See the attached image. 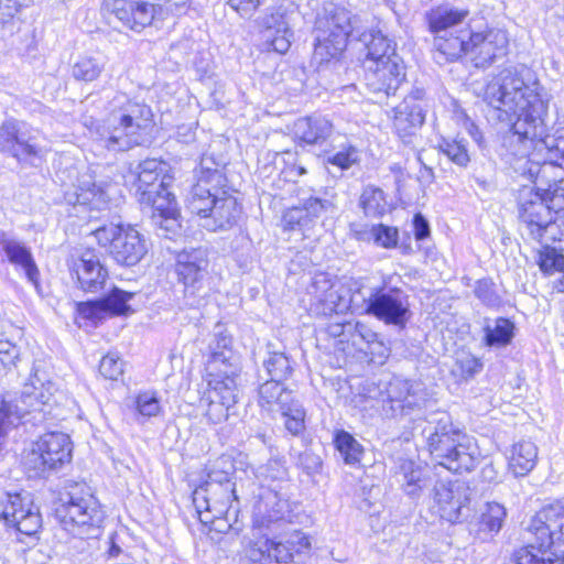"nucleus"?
<instances>
[{
	"label": "nucleus",
	"instance_id": "f257e3e1",
	"mask_svg": "<svg viewBox=\"0 0 564 564\" xmlns=\"http://www.w3.org/2000/svg\"><path fill=\"white\" fill-rule=\"evenodd\" d=\"M484 100L492 117L507 126L500 138L502 159L550 200L564 196V128L547 133L549 100L539 84L529 86L505 70L488 83Z\"/></svg>",
	"mask_w": 564,
	"mask_h": 564
},
{
	"label": "nucleus",
	"instance_id": "f03ea898",
	"mask_svg": "<svg viewBox=\"0 0 564 564\" xmlns=\"http://www.w3.org/2000/svg\"><path fill=\"white\" fill-rule=\"evenodd\" d=\"M422 434L438 465L453 473L471 471L477 466L480 453L475 440L455 426L449 414H434Z\"/></svg>",
	"mask_w": 564,
	"mask_h": 564
},
{
	"label": "nucleus",
	"instance_id": "7ed1b4c3",
	"mask_svg": "<svg viewBox=\"0 0 564 564\" xmlns=\"http://www.w3.org/2000/svg\"><path fill=\"white\" fill-rule=\"evenodd\" d=\"M55 517L65 531L85 540L100 535L105 513L87 484L68 481L55 508Z\"/></svg>",
	"mask_w": 564,
	"mask_h": 564
},
{
	"label": "nucleus",
	"instance_id": "20e7f679",
	"mask_svg": "<svg viewBox=\"0 0 564 564\" xmlns=\"http://www.w3.org/2000/svg\"><path fill=\"white\" fill-rule=\"evenodd\" d=\"M359 399L364 410H380L387 416L397 417L422 410L427 402V392L422 382L395 377L383 388L367 383Z\"/></svg>",
	"mask_w": 564,
	"mask_h": 564
},
{
	"label": "nucleus",
	"instance_id": "39448f33",
	"mask_svg": "<svg viewBox=\"0 0 564 564\" xmlns=\"http://www.w3.org/2000/svg\"><path fill=\"white\" fill-rule=\"evenodd\" d=\"M241 544L243 558L249 564H290L296 555L311 549L308 536L299 530L275 538L252 530Z\"/></svg>",
	"mask_w": 564,
	"mask_h": 564
},
{
	"label": "nucleus",
	"instance_id": "423d86ee",
	"mask_svg": "<svg viewBox=\"0 0 564 564\" xmlns=\"http://www.w3.org/2000/svg\"><path fill=\"white\" fill-rule=\"evenodd\" d=\"M187 208L200 217V226L209 231L227 230L241 217L242 207L237 198L224 187L204 191L192 188L187 197Z\"/></svg>",
	"mask_w": 564,
	"mask_h": 564
},
{
	"label": "nucleus",
	"instance_id": "0eeeda50",
	"mask_svg": "<svg viewBox=\"0 0 564 564\" xmlns=\"http://www.w3.org/2000/svg\"><path fill=\"white\" fill-rule=\"evenodd\" d=\"M0 151L23 165L37 166L47 149L36 128L10 117L0 124Z\"/></svg>",
	"mask_w": 564,
	"mask_h": 564
},
{
	"label": "nucleus",
	"instance_id": "6e6552de",
	"mask_svg": "<svg viewBox=\"0 0 564 564\" xmlns=\"http://www.w3.org/2000/svg\"><path fill=\"white\" fill-rule=\"evenodd\" d=\"M70 437L62 432H50L40 437L25 455L23 465L29 477L47 478L72 460Z\"/></svg>",
	"mask_w": 564,
	"mask_h": 564
},
{
	"label": "nucleus",
	"instance_id": "1a4fd4ad",
	"mask_svg": "<svg viewBox=\"0 0 564 564\" xmlns=\"http://www.w3.org/2000/svg\"><path fill=\"white\" fill-rule=\"evenodd\" d=\"M350 32V13L344 8H334L318 15L315 23L314 58L319 64L337 59L347 45Z\"/></svg>",
	"mask_w": 564,
	"mask_h": 564
},
{
	"label": "nucleus",
	"instance_id": "9d476101",
	"mask_svg": "<svg viewBox=\"0 0 564 564\" xmlns=\"http://www.w3.org/2000/svg\"><path fill=\"white\" fill-rule=\"evenodd\" d=\"M94 235L120 265H135L148 252L144 237L130 225L111 223L95 229Z\"/></svg>",
	"mask_w": 564,
	"mask_h": 564
},
{
	"label": "nucleus",
	"instance_id": "9b49d317",
	"mask_svg": "<svg viewBox=\"0 0 564 564\" xmlns=\"http://www.w3.org/2000/svg\"><path fill=\"white\" fill-rule=\"evenodd\" d=\"M169 163L156 159H147L140 162L134 175L135 195L141 204L151 206L159 198L174 196L171 187L174 182Z\"/></svg>",
	"mask_w": 564,
	"mask_h": 564
},
{
	"label": "nucleus",
	"instance_id": "f8f14e48",
	"mask_svg": "<svg viewBox=\"0 0 564 564\" xmlns=\"http://www.w3.org/2000/svg\"><path fill=\"white\" fill-rule=\"evenodd\" d=\"M365 302V312L387 325L404 328L412 316L409 295L399 288H375Z\"/></svg>",
	"mask_w": 564,
	"mask_h": 564
},
{
	"label": "nucleus",
	"instance_id": "ddd939ff",
	"mask_svg": "<svg viewBox=\"0 0 564 564\" xmlns=\"http://www.w3.org/2000/svg\"><path fill=\"white\" fill-rule=\"evenodd\" d=\"M0 519L25 535L35 534L42 524L39 508L28 492H1Z\"/></svg>",
	"mask_w": 564,
	"mask_h": 564
},
{
	"label": "nucleus",
	"instance_id": "4468645a",
	"mask_svg": "<svg viewBox=\"0 0 564 564\" xmlns=\"http://www.w3.org/2000/svg\"><path fill=\"white\" fill-rule=\"evenodd\" d=\"M473 490L465 481H440L434 486V499L440 517L449 522L465 521L470 516Z\"/></svg>",
	"mask_w": 564,
	"mask_h": 564
},
{
	"label": "nucleus",
	"instance_id": "2eb2a0df",
	"mask_svg": "<svg viewBox=\"0 0 564 564\" xmlns=\"http://www.w3.org/2000/svg\"><path fill=\"white\" fill-rule=\"evenodd\" d=\"M546 200L550 198L531 188L522 189L519 196L520 221L528 235L536 241H542L554 225L553 213Z\"/></svg>",
	"mask_w": 564,
	"mask_h": 564
},
{
	"label": "nucleus",
	"instance_id": "dca6fc26",
	"mask_svg": "<svg viewBox=\"0 0 564 564\" xmlns=\"http://www.w3.org/2000/svg\"><path fill=\"white\" fill-rule=\"evenodd\" d=\"M365 80L376 102L394 96L405 80V65L401 56L387 57L386 62L368 65Z\"/></svg>",
	"mask_w": 564,
	"mask_h": 564
},
{
	"label": "nucleus",
	"instance_id": "f3484780",
	"mask_svg": "<svg viewBox=\"0 0 564 564\" xmlns=\"http://www.w3.org/2000/svg\"><path fill=\"white\" fill-rule=\"evenodd\" d=\"M234 474V464L230 457H219L208 471V481L206 488L196 489L193 494V503L203 523L212 522V518L207 513L212 511L209 498L206 497L207 491H215V486L223 489L226 501H229L234 495V484L230 478Z\"/></svg>",
	"mask_w": 564,
	"mask_h": 564
},
{
	"label": "nucleus",
	"instance_id": "a211bd4d",
	"mask_svg": "<svg viewBox=\"0 0 564 564\" xmlns=\"http://www.w3.org/2000/svg\"><path fill=\"white\" fill-rule=\"evenodd\" d=\"M509 39L501 29L486 28L481 31H469L467 53L477 67H486L496 58L507 54Z\"/></svg>",
	"mask_w": 564,
	"mask_h": 564
},
{
	"label": "nucleus",
	"instance_id": "6ab92c4d",
	"mask_svg": "<svg viewBox=\"0 0 564 564\" xmlns=\"http://www.w3.org/2000/svg\"><path fill=\"white\" fill-rule=\"evenodd\" d=\"M231 337L223 330L216 332L208 345L209 356L206 369L210 378L237 379L241 366L240 358L234 351Z\"/></svg>",
	"mask_w": 564,
	"mask_h": 564
},
{
	"label": "nucleus",
	"instance_id": "aec40b11",
	"mask_svg": "<svg viewBox=\"0 0 564 564\" xmlns=\"http://www.w3.org/2000/svg\"><path fill=\"white\" fill-rule=\"evenodd\" d=\"M208 384L210 389L207 394L205 417L212 424H219L228 419L229 411L237 403V379L210 378Z\"/></svg>",
	"mask_w": 564,
	"mask_h": 564
},
{
	"label": "nucleus",
	"instance_id": "412c9836",
	"mask_svg": "<svg viewBox=\"0 0 564 564\" xmlns=\"http://www.w3.org/2000/svg\"><path fill=\"white\" fill-rule=\"evenodd\" d=\"M106 9L109 23L115 18L123 28L138 32L150 25L155 15L154 4L135 0H110Z\"/></svg>",
	"mask_w": 564,
	"mask_h": 564
},
{
	"label": "nucleus",
	"instance_id": "4be33fe9",
	"mask_svg": "<svg viewBox=\"0 0 564 564\" xmlns=\"http://www.w3.org/2000/svg\"><path fill=\"white\" fill-rule=\"evenodd\" d=\"M108 105L109 113L113 116L115 122H124L128 126H133L134 130L148 133L153 117L148 105L130 98L124 93H117Z\"/></svg>",
	"mask_w": 564,
	"mask_h": 564
},
{
	"label": "nucleus",
	"instance_id": "5701e85b",
	"mask_svg": "<svg viewBox=\"0 0 564 564\" xmlns=\"http://www.w3.org/2000/svg\"><path fill=\"white\" fill-rule=\"evenodd\" d=\"M207 251L203 248L184 250L177 254L175 271L178 281L185 286V291L194 294L198 291L207 274Z\"/></svg>",
	"mask_w": 564,
	"mask_h": 564
},
{
	"label": "nucleus",
	"instance_id": "b1692460",
	"mask_svg": "<svg viewBox=\"0 0 564 564\" xmlns=\"http://www.w3.org/2000/svg\"><path fill=\"white\" fill-rule=\"evenodd\" d=\"M97 133L104 147L113 152L128 151L133 147L141 145L147 140V134L134 130L133 126L115 122L113 116L110 113L106 123L97 129Z\"/></svg>",
	"mask_w": 564,
	"mask_h": 564
},
{
	"label": "nucleus",
	"instance_id": "393cba45",
	"mask_svg": "<svg viewBox=\"0 0 564 564\" xmlns=\"http://www.w3.org/2000/svg\"><path fill=\"white\" fill-rule=\"evenodd\" d=\"M394 476L403 492L412 498L420 497L433 484L429 467L412 459L400 458Z\"/></svg>",
	"mask_w": 564,
	"mask_h": 564
},
{
	"label": "nucleus",
	"instance_id": "a878e982",
	"mask_svg": "<svg viewBox=\"0 0 564 564\" xmlns=\"http://www.w3.org/2000/svg\"><path fill=\"white\" fill-rule=\"evenodd\" d=\"M262 25L264 28L262 39L265 42L267 48H272L281 54L286 53L293 37L286 10L283 8L275 9L263 18Z\"/></svg>",
	"mask_w": 564,
	"mask_h": 564
},
{
	"label": "nucleus",
	"instance_id": "bb28decb",
	"mask_svg": "<svg viewBox=\"0 0 564 564\" xmlns=\"http://www.w3.org/2000/svg\"><path fill=\"white\" fill-rule=\"evenodd\" d=\"M392 129L405 145H413L417 140V132L422 128L425 115L422 107H410L408 102H400L392 109Z\"/></svg>",
	"mask_w": 564,
	"mask_h": 564
},
{
	"label": "nucleus",
	"instance_id": "cd10ccee",
	"mask_svg": "<svg viewBox=\"0 0 564 564\" xmlns=\"http://www.w3.org/2000/svg\"><path fill=\"white\" fill-rule=\"evenodd\" d=\"M332 207L333 204L328 199L311 196L300 205L284 212L282 216L283 227L289 230L306 228Z\"/></svg>",
	"mask_w": 564,
	"mask_h": 564
},
{
	"label": "nucleus",
	"instance_id": "c85d7f7f",
	"mask_svg": "<svg viewBox=\"0 0 564 564\" xmlns=\"http://www.w3.org/2000/svg\"><path fill=\"white\" fill-rule=\"evenodd\" d=\"M531 529L542 539L547 538V545L564 542V505L556 502L543 507L535 514Z\"/></svg>",
	"mask_w": 564,
	"mask_h": 564
},
{
	"label": "nucleus",
	"instance_id": "c756f323",
	"mask_svg": "<svg viewBox=\"0 0 564 564\" xmlns=\"http://www.w3.org/2000/svg\"><path fill=\"white\" fill-rule=\"evenodd\" d=\"M293 131L295 138L306 144H322L332 135L334 126L327 117L314 113L299 118Z\"/></svg>",
	"mask_w": 564,
	"mask_h": 564
},
{
	"label": "nucleus",
	"instance_id": "7c9ffc66",
	"mask_svg": "<svg viewBox=\"0 0 564 564\" xmlns=\"http://www.w3.org/2000/svg\"><path fill=\"white\" fill-rule=\"evenodd\" d=\"M75 273L80 289L93 293L102 290L108 276L99 259L90 252L83 254L75 263Z\"/></svg>",
	"mask_w": 564,
	"mask_h": 564
},
{
	"label": "nucleus",
	"instance_id": "2f4dec72",
	"mask_svg": "<svg viewBox=\"0 0 564 564\" xmlns=\"http://www.w3.org/2000/svg\"><path fill=\"white\" fill-rule=\"evenodd\" d=\"M294 402L292 391L284 387V382L264 380L259 384L258 404L272 416L285 410Z\"/></svg>",
	"mask_w": 564,
	"mask_h": 564
},
{
	"label": "nucleus",
	"instance_id": "473e14b6",
	"mask_svg": "<svg viewBox=\"0 0 564 564\" xmlns=\"http://www.w3.org/2000/svg\"><path fill=\"white\" fill-rule=\"evenodd\" d=\"M69 204L85 206L90 210H101L108 205L109 196L104 187L97 185L91 176H83L73 193H67Z\"/></svg>",
	"mask_w": 564,
	"mask_h": 564
},
{
	"label": "nucleus",
	"instance_id": "72a5a7b5",
	"mask_svg": "<svg viewBox=\"0 0 564 564\" xmlns=\"http://www.w3.org/2000/svg\"><path fill=\"white\" fill-rule=\"evenodd\" d=\"M538 447L531 441L521 440L513 444L508 457L509 470L516 477L528 475L535 466Z\"/></svg>",
	"mask_w": 564,
	"mask_h": 564
},
{
	"label": "nucleus",
	"instance_id": "f704fd0d",
	"mask_svg": "<svg viewBox=\"0 0 564 564\" xmlns=\"http://www.w3.org/2000/svg\"><path fill=\"white\" fill-rule=\"evenodd\" d=\"M258 511L262 516V523L268 527L279 521L291 522L290 503L275 491H267L260 496Z\"/></svg>",
	"mask_w": 564,
	"mask_h": 564
},
{
	"label": "nucleus",
	"instance_id": "c9c22d12",
	"mask_svg": "<svg viewBox=\"0 0 564 564\" xmlns=\"http://www.w3.org/2000/svg\"><path fill=\"white\" fill-rule=\"evenodd\" d=\"M467 9H458L448 4L438 6L427 13V21L433 33H448L468 15Z\"/></svg>",
	"mask_w": 564,
	"mask_h": 564
},
{
	"label": "nucleus",
	"instance_id": "e433bc0d",
	"mask_svg": "<svg viewBox=\"0 0 564 564\" xmlns=\"http://www.w3.org/2000/svg\"><path fill=\"white\" fill-rule=\"evenodd\" d=\"M10 263L19 265L24 270L28 280L39 286L40 271L33 259L31 250L21 241L13 239L6 245L3 250Z\"/></svg>",
	"mask_w": 564,
	"mask_h": 564
},
{
	"label": "nucleus",
	"instance_id": "4c0bfd02",
	"mask_svg": "<svg viewBox=\"0 0 564 564\" xmlns=\"http://www.w3.org/2000/svg\"><path fill=\"white\" fill-rule=\"evenodd\" d=\"M468 33L469 31H462L459 35H453L451 33H438L434 39L435 56L434 58L440 63L441 57L445 61H454L467 53L468 45Z\"/></svg>",
	"mask_w": 564,
	"mask_h": 564
},
{
	"label": "nucleus",
	"instance_id": "58836bf2",
	"mask_svg": "<svg viewBox=\"0 0 564 564\" xmlns=\"http://www.w3.org/2000/svg\"><path fill=\"white\" fill-rule=\"evenodd\" d=\"M150 207L153 209L152 221L155 226L165 230L166 232L175 234L177 231L180 228V210L175 195L171 197L164 196V198H159L156 203Z\"/></svg>",
	"mask_w": 564,
	"mask_h": 564
},
{
	"label": "nucleus",
	"instance_id": "ea45409f",
	"mask_svg": "<svg viewBox=\"0 0 564 564\" xmlns=\"http://www.w3.org/2000/svg\"><path fill=\"white\" fill-rule=\"evenodd\" d=\"M226 177L220 169V164L215 162L213 156L203 155L199 163L197 182L192 188L202 187L204 191H217L218 187H225Z\"/></svg>",
	"mask_w": 564,
	"mask_h": 564
},
{
	"label": "nucleus",
	"instance_id": "a19ab883",
	"mask_svg": "<svg viewBox=\"0 0 564 564\" xmlns=\"http://www.w3.org/2000/svg\"><path fill=\"white\" fill-rule=\"evenodd\" d=\"M106 61L100 55H82L72 65L74 79L91 83L98 79L105 70Z\"/></svg>",
	"mask_w": 564,
	"mask_h": 564
},
{
	"label": "nucleus",
	"instance_id": "79ce46f5",
	"mask_svg": "<svg viewBox=\"0 0 564 564\" xmlns=\"http://www.w3.org/2000/svg\"><path fill=\"white\" fill-rule=\"evenodd\" d=\"M359 205L364 214L371 218H381L391 209L384 192L372 185H368L364 188Z\"/></svg>",
	"mask_w": 564,
	"mask_h": 564
},
{
	"label": "nucleus",
	"instance_id": "37998d69",
	"mask_svg": "<svg viewBox=\"0 0 564 564\" xmlns=\"http://www.w3.org/2000/svg\"><path fill=\"white\" fill-rule=\"evenodd\" d=\"M263 368L265 377L259 372V380H271L282 383L293 373L292 362L284 352H270L268 358L263 360Z\"/></svg>",
	"mask_w": 564,
	"mask_h": 564
},
{
	"label": "nucleus",
	"instance_id": "c03bdc74",
	"mask_svg": "<svg viewBox=\"0 0 564 564\" xmlns=\"http://www.w3.org/2000/svg\"><path fill=\"white\" fill-rule=\"evenodd\" d=\"M334 445L345 464L351 466L360 464L364 447L350 433L344 430L336 432Z\"/></svg>",
	"mask_w": 564,
	"mask_h": 564
},
{
	"label": "nucleus",
	"instance_id": "a18cd8bd",
	"mask_svg": "<svg viewBox=\"0 0 564 564\" xmlns=\"http://www.w3.org/2000/svg\"><path fill=\"white\" fill-rule=\"evenodd\" d=\"M400 56L395 52V45L392 40L388 39L380 32L372 34L367 43V62L375 65L381 61L386 62L387 57Z\"/></svg>",
	"mask_w": 564,
	"mask_h": 564
},
{
	"label": "nucleus",
	"instance_id": "49530a36",
	"mask_svg": "<svg viewBox=\"0 0 564 564\" xmlns=\"http://www.w3.org/2000/svg\"><path fill=\"white\" fill-rule=\"evenodd\" d=\"M377 339V333L366 324L361 322H348L346 339H344V341L351 345L352 348L362 351L369 345L375 344Z\"/></svg>",
	"mask_w": 564,
	"mask_h": 564
},
{
	"label": "nucleus",
	"instance_id": "de8ad7c7",
	"mask_svg": "<svg viewBox=\"0 0 564 564\" xmlns=\"http://www.w3.org/2000/svg\"><path fill=\"white\" fill-rule=\"evenodd\" d=\"M506 508L498 502H487L479 519V530L488 533H498L506 519Z\"/></svg>",
	"mask_w": 564,
	"mask_h": 564
},
{
	"label": "nucleus",
	"instance_id": "09e8293b",
	"mask_svg": "<svg viewBox=\"0 0 564 564\" xmlns=\"http://www.w3.org/2000/svg\"><path fill=\"white\" fill-rule=\"evenodd\" d=\"M514 325L509 319L500 317L495 325H487L485 328V341L488 346L502 347L513 338Z\"/></svg>",
	"mask_w": 564,
	"mask_h": 564
},
{
	"label": "nucleus",
	"instance_id": "8fccbe9b",
	"mask_svg": "<svg viewBox=\"0 0 564 564\" xmlns=\"http://www.w3.org/2000/svg\"><path fill=\"white\" fill-rule=\"evenodd\" d=\"M133 295L131 292L113 288L107 295L100 299L101 310L112 315H124L131 312L128 302Z\"/></svg>",
	"mask_w": 564,
	"mask_h": 564
},
{
	"label": "nucleus",
	"instance_id": "3c124183",
	"mask_svg": "<svg viewBox=\"0 0 564 564\" xmlns=\"http://www.w3.org/2000/svg\"><path fill=\"white\" fill-rule=\"evenodd\" d=\"M365 235H367V239L372 240L378 247L392 249L398 246L399 230L397 227L379 224L372 226ZM360 238L366 239V237Z\"/></svg>",
	"mask_w": 564,
	"mask_h": 564
},
{
	"label": "nucleus",
	"instance_id": "603ef678",
	"mask_svg": "<svg viewBox=\"0 0 564 564\" xmlns=\"http://www.w3.org/2000/svg\"><path fill=\"white\" fill-rule=\"evenodd\" d=\"M279 414L284 417V426L292 435L299 436L303 433L305 430V410L300 402L295 401Z\"/></svg>",
	"mask_w": 564,
	"mask_h": 564
},
{
	"label": "nucleus",
	"instance_id": "864d4df0",
	"mask_svg": "<svg viewBox=\"0 0 564 564\" xmlns=\"http://www.w3.org/2000/svg\"><path fill=\"white\" fill-rule=\"evenodd\" d=\"M442 153H444L453 163L460 167H466L470 161V156L463 140H442L438 145Z\"/></svg>",
	"mask_w": 564,
	"mask_h": 564
},
{
	"label": "nucleus",
	"instance_id": "5fc2aeb1",
	"mask_svg": "<svg viewBox=\"0 0 564 564\" xmlns=\"http://www.w3.org/2000/svg\"><path fill=\"white\" fill-rule=\"evenodd\" d=\"M359 160V153L355 145L350 143L341 144V149L328 155L327 162L336 165L341 170H347L356 164Z\"/></svg>",
	"mask_w": 564,
	"mask_h": 564
},
{
	"label": "nucleus",
	"instance_id": "6e6d98bb",
	"mask_svg": "<svg viewBox=\"0 0 564 564\" xmlns=\"http://www.w3.org/2000/svg\"><path fill=\"white\" fill-rule=\"evenodd\" d=\"M99 372L106 379L118 380L123 373V361L117 354L109 352L101 358Z\"/></svg>",
	"mask_w": 564,
	"mask_h": 564
},
{
	"label": "nucleus",
	"instance_id": "4d7b16f0",
	"mask_svg": "<svg viewBox=\"0 0 564 564\" xmlns=\"http://www.w3.org/2000/svg\"><path fill=\"white\" fill-rule=\"evenodd\" d=\"M135 405L138 412L143 416H155L160 413V400L154 392L145 391L137 397Z\"/></svg>",
	"mask_w": 564,
	"mask_h": 564
},
{
	"label": "nucleus",
	"instance_id": "13d9d810",
	"mask_svg": "<svg viewBox=\"0 0 564 564\" xmlns=\"http://www.w3.org/2000/svg\"><path fill=\"white\" fill-rule=\"evenodd\" d=\"M475 295L486 305H498L500 299L495 291V285L490 280H479L475 286Z\"/></svg>",
	"mask_w": 564,
	"mask_h": 564
},
{
	"label": "nucleus",
	"instance_id": "bf43d9fd",
	"mask_svg": "<svg viewBox=\"0 0 564 564\" xmlns=\"http://www.w3.org/2000/svg\"><path fill=\"white\" fill-rule=\"evenodd\" d=\"M260 475L270 480H283L288 477V468L281 459H270L260 468Z\"/></svg>",
	"mask_w": 564,
	"mask_h": 564
},
{
	"label": "nucleus",
	"instance_id": "052dcab7",
	"mask_svg": "<svg viewBox=\"0 0 564 564\" xmlns=\"http://www.w3.org/2000/svg\"><path fill=\"white\" fill-rule=\"evenodd\" d=\"M456 367V371H458L459 376L464 379H468L481 370L482 364L474 356L465 355L457 358Z\"/></svg>",
	"mask_w": 564,
	"mask_h": 564
},
{
	"label": "nucleus",
	"instance_id": "680f3d73",
	"mask_svg": "<svg viewBox=\"0 0 564 564\" xmlns=\"http://www.w3.org/2000/svg\"><path fill=\"white\" fill-rule=\"evenodd\" d=\"M20 355L19 347L6 339H0V366H14Z\"/></svg>",
	"mask_w": 564,
	"mask_h": 564
},
{
	"label": "nucleus",
	"instance_id": "e2e57ef3",
	"mask_svg": "<svg viewBox=\"0 0 564 564\" xmlns=\"http://www.w3.org/2000/svg\"><path fill=\"white\" fill-rule=\"evenodd\" d=\"M228 6L236 11L241 18H250L253 15L258 7L260 6V0H228Z\"/></svg>",
	"mask_w": 564,
	"mask_h": 564
},
{
	"label": "nucleus",
	"instance_id": "0e129e2a",
	"mask_svg": "<svg viewBox=\"0 0 564 564\" xmlns=\"http://www.w3.org/2000/svg\"><path fill=\"white\" fill-rule=\"evenodd\" d=\"M538 549L533 545L522 547L514 552L512 557V564H535Z\"/></svg>",
	"mask_w": 564,
	"mask_h": 564
},
{
	"label": "nucleus",
	"instance_id": "69168bd1",
	"mask_svg": "<svg viewBox=\"0 0 564 564\" xmlns=\"http://www.w3.org/2000/svg\"><path fill=\"white\" fill-rule=\"evenodd\" d=\"M348 327V322L343 321L339 316H336V321L330 322L326 332L329 336L334 338H339V343L345 344L344 339H346V330Z\"/></svg>",
	"mask_w": 564,
	"mask_h": 564
},
{
	"label": "nucleus",
	"instance_id": "338daca9",
	"mask_svg": "<svg viewBox=\"0 0 564 564\" xmlns=\"http://www.w3.org/2000/svg\"><path fill=\"white\" fill-rule=\"evenodd\" d=\"M79 312L85 318L99 319L101 314L105 313L101 310L100 300L96 302L82 303L79 305Z\"/></svg>",
	"mask_w": 564,
	"mask_h": 564
},
{
	"label": "nucleus",
	"instance_id": "774afa93",
	"mask_svg": "<svg viewBox=\"0 0 564 564\" xmlns=\"http://www.w3.org/2000/svg\"><path fill=\"white\" fill-rule=\"evenodd\" d=\"M535 564H564V556L538 549Z\"/></svg>",
	"mask_w": 564,
	"mask_h": 564
}]
</instances>
